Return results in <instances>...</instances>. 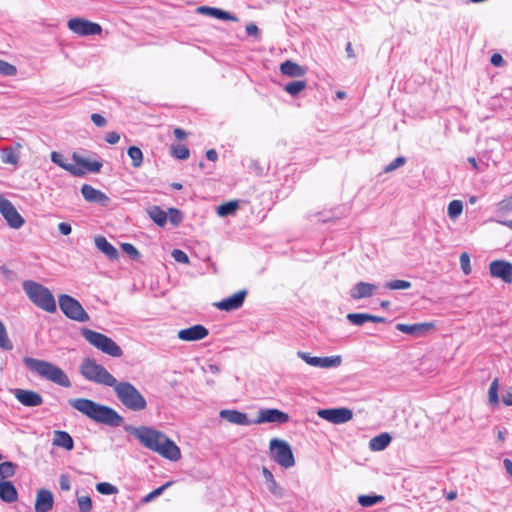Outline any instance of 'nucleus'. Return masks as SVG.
Wrapping results in <instances>:
<instances>
[{
	"mask_svg": "<svg viewBox=\"0 0 512 512\" xmlns=\"http://www.w3.org/2000/svg\"><path fill=\"white\" fill-rule=\"evenodd\" d=\"M96 490L103 495H113L118 493V488L108 482L97 483Z\"/></svg>",
	"mask_w": 512,
	"mask_h": 512,
	"instance_id": "nucleus-42",
	"label": "nucleus"
},
{
	"mask_svg": "<svg viewBox=\"0 0 512 512\" xmlns=\"http://www.w3.org/2000/svg\"><path fill=\"white\" fill-rule=\"evenodd\" d=\"M198 12L202 13V14L210 15L212 17H215V18L221 19V20L236 21L235 16L231 15L230 13H228L226 11L218 9V8H212V7H208V6H200L198 8Z\"/></svg>",
	"mask_w": 512,
	"mask_h": 512,
	"instance_id": "nucleus-28",
	"label": "nucleus"
},
{
	"mask_svg": "<svg viewBox=\"0 0 512 512\" xmlns=\"http://www.w3.org/2000/svg\"><path fill=\"white\" fill-rule=\"evenodd\" d=\"M58 230L62 235H69L72 232V227L69 223L61 222L58 224Z\"/></svg>",
	"mask_w": 512,
	"mask_h": 512,
	"instance_id": "nucleus-58",
	"label": "nucleus"
},
{
	"mask_svg": "<svg viewBox=\"0 0 512 512\" xmlns=\"http://www.w3.org/2000/svg\"><path fill=\"white\" fill-rule=\"evenodd\" d=\"M297 356L305 361L308 365L323 369L336 368L342 364V357L340 355L317 357L311 356L307 352L298 351Z\"/></svg>",
	"mask_w": 512,
	"mask_h": 512,
	"instance_id": "nucleus-12",
	"label": "nucleus"
},
{
	"mask_svg": "<svg viewBox=\"0 0 512 512\" xmlns=\"http://www.w3.org/2000/svg\"><path fill=\"white\" fill-rule=\"evenodd\" d=\"M97 422H100L102 424L117 427L122 423L123 418H93Z\"/></svg>",
	"mask_w": 512,
	"mask_h": 512,
	"instance_id": "nucleus-54",
	"label": "nucleus"
},
{
	"mask_svg": "<svg viewBox=\"0 0 512 512\" xmlns=\"http://www.w3.org/2000/svg\"><path fill=\"white\" fill-rule=\"evenodd\" d=\"M94 243L97 249L104 253L109 259L114 260L118 258L117 249L111 243H109L105 237H95Z\"/></svg>",
	"mask_w": 512,
	"mask_h": 512,
	"instance_id": "nucleus-25",
	"label": "nucleus"
},
{
	"mask_svg": "<svg viewBox=\"0 0 512 512\" xmlns=\"http://www.w3.org/2000/svg\"><path fill=\"white\" fill-rule=\"evenodd\" d=\"M463 212V202L461 200H453L447 208L448 216L451 220H456Z\"/></svg>",
	"mask_w": 512,
	"mask_h": 512,
	"instance_id": "nucleus-35",
	"label": "nucleus"
},
{
	"mask_svg": "<svg viewBox=\"0 0 512 512\" xmlns=\"http://www.w3.org/2000/svg\"><path fill=\"white\" fill-rule=\"evenodd\" d=\"M23 363L30 371L46 380H49L65 388L71 386V382L65 372L58 366L48 361L31 357H24Z\"/></svg>",
	"mask_w": 512,
	"mask_h": 512,
	"instance_id": "nucleus-2",
	"label": "nucleus"
},
{
	"mask_svg": "<svg viewBox=\"0 0 512 512\" xmlns=\"http://www.w3.org/2000/svg\"><path fill=\"white\" fill-rule=\"evenodd\" d=\"M208 330L200 324L182 329L178 332V338L182 341H197L208 335Z\"/></svg>",
	"mask_w": 512,
	"mask_h": 512,
	"instance_id": "nucleus-19",
	"label": "nucleus"
},
{
	"mask_svg": "<svg viewBox=\"0 0 512 512\" xmlns=\"http://www.w3.org/2000/svg\"><path fill=\"white\" fill-rule=\"evenodd\" d=\"M435 328V324L432 322L416 323V324H403L398 323L396 329L402 333L409 334L412 336H423L430 330Z\"/></svg>",
	"mask_w": 512,
	"mask_h": 512,
	"instance_id": "nucleus-14",
	"label": "nucleus"
},
{
	"mask_svg": "<svg viewBox=\"0 0 512 512\" xmlns=\"http://www.w3.org/2000/svg\"><path fill=\"white\" fill-rule=\"evenodd\" d=\"M498 390H499V379L495 378V379H493V381L489 387V390H488V401L491 406H497L499 404Z\"/></svg>",
	"mask_w": 512,
	"mask_h": 512,
	"instance_id": "nucleus-37",
	"label": "nucleus"
},
{
	"mask_svg": "<svg viewBox=\"0 0 512 512\" xmlns=\"http://www.w3.org/2000/svg\"><path fill=\"white\" fill-rule=\"evenodd\" d=\"M502 402H503L506 406H512V392L507 391V392L502 396Z\"/></svg>",
	"mask_w": 512,
	"mask_h": 512,
	"instance_id": "nucleus-62",
	"label": "nucleus"
},
{
	"mask_svg": "<svg viewBox=\"0 0 512 512\" xmlns=\"http://www.w3.org/2000/svg\"><path fill=\"white\" fill-rule=\"evenodd\" d=\"M247 295L246 290L236 292L230 297L224 298L223 300L215 303L214 305L223 311H232L240 308L243 305L245 297Z\"/></svg>",
	"mask_w": 512,
	"mask_h": 512,
	"instance_id": "nucleus-16",
	"label": "nucleus"
},
{
	"mask_svg": "<svg viewBox=\"0 0 512 512\" xmlns=\"http://www.w3.org/2000/svg\"><path fill=\"white\" fill-rule=\"evenodd\" d=\"M0 213L12 229L21 228L25 220L17 211L11 201L0 194Z\"/></svg>",
	"mask_w": 512,
	"mask_h": 512,
	"instance_id": "nucleus-11",
	"label": "nucleus"
},
{
	"mask_svg": "<svg viewBox=\"0 0 512 512\" xmlns=\"http://www.w3.org/2000/svg\"><path fill=\"white\" fill-rule=\"evenodd\" d=\"M231 423L236 425H251L260 424L264 422L279 421L280 423L287 421L288 418H227Z\"/></svg>",
	"mask_w": 512,
	"mask_h": 512,
	"instance_id": "nucleus-29",
	"label": "nucleus"
},
{
	"mask_svg": "<svg viewBox=\"0 0 512 512\" xmlns=\"http://www.w3.org/2000/svg\"><path fill=\"white\" fill-rule=\"evenodd\" d=\"M239 207L237 201H229L217 207V214L220 217H226L229 215H233Z\"/></svg>",
	"mask_w": 512,
	"mask_h": 512,
	"instance_id": "nucleus-34",
	"label": "nucleus"
},
{
	"mask_svg": "<svg viewBox=\"0 0 512 512\" xmlns=\"http://www.w3.org/2000/svg\"><path fill=\"white\" fill-rule=\"evenodd\" d=\"M412 284L406 280H392L386 282L384 287L390 290H406L411 288Z\"/></svg>",
	"mask_w": 512,
	"mask_h": 512,
	"instance_id": "nucleus-40",
	"label": "nucleus"
},
{
	"mask_svg": "<svg viewBox=\"0 0 512 512\" xmlns=\"http://www.w3.org/2000/svg\"><path fill=\"white\" fill-rule=\"evenodd\" d=\"M105 140L109 144H116L120 140V135L117 132H109V133L106 134Z\"/></svg>",
	"mask_w": 512,
	"mask_h": 512,
	"instance_id": "nucleus-59",
	"label": "nucleus"
},
{
	"mask_svg": "<svg viewBox=\"0 0 512 512\" xmlns=\"http://www.w3.org/2000/svg\"><path fill=\"white\" fill-rule=\"evenodd\" d=\"M172 483H173L172 481H169V482L163 484L162 486L158 487L157 489L153 490L152 492L148 493L142 499V502L145 504L151 502L152 500H154L155 498L160 496L168 487H170L172 485Z\"/></svg>",
	"mask_w": 512,
	"mask_h": 512,
	"instance_id": "nucleus-41",
	"label": "nucleus"
},
{
	"mask_svg": "<svg viewBox=\"0 0 512 512\" xmlns=\"http://www.w3.org/2000/svg\"><path fill=\"white\" fill-rule=\"evenodd\" d=\"M121 247L122 250L130 256V258L136 260L140 257V253L134 245L130 243H123Z\"/></svg>",
	"mask_w": 512,
	"mask_h": 512,
	"instance_id": "nucleus-50",
	"label": "nucleus"
},
{
	"mask_svg": "<svg viewBox=\"0 0 512 512\" xmlns=\"http://www.w3.org/2000/svg\"><path fill=\"white\" fill-rule=\"evenodd\" d=\"M391 442V436L388 433H382L373 437L369 442V447L373 451L384 450Z\"/></svg>",
	"mask_w": 512,
	"mask_h": 512,
	"instance_id": "nucleus-31",
	"label": "nucleus"
},
{
	"mask_svg": "<svg viewBox=\"0 0 512 512\" xmlns=\"http://www.w3.org/2000/svg\"><path fill=\"white\" fill-rule=\"evenodd\" d=\"M59 485L62 490L69 491L71 489L69 477L65 474H62L59 478Z\"/></svg>",
	"mask_w": 512,
	"mask_h": 512,
	"instance_id": "nucleus-56",
	"label": "nucleus"
},
{
	"mask_svg": "<svg viewBox=\"0 0 512 512\" xmlns=\"http://www.w3.org/2000/svg\"><path fill=\"white\" fill-rule=\"evenodd\" d=\"M16 465L12 462H3L0 464V481L12 477L15 474Z\"/></svg>",
	"mask_w": 512,
	"mask_h": 512,
	"instance_id": "nucleus-39",
	"label": "nucleus"
},
{
	"mask_svg": "<svg viewBox=\"0 0 512 512\" xmlns=\"http://www.w3.org/2000/svg\"><path fill=\"white\" fill-rule=\"evenodd\" d=\"M81 335L90 345L111 357H120L123 354L121 347L113 339L100 332L83 328Z\"/></svg>",
	"mask_w": 512,
	"mask_h": 512,
	"instance_id": "nucleus-6",
	"label": "nucleus"
},
{
	"mask_svg": "<svg viewBox=\"0 0 512 512\" xmlns=\"http://www.w3.org/2000/svg\"><path fill=\"white\" fill-rule=\"evenodd\" d=\"M54 505V496L47 489H39L36 493L34 509L36 512H49Z\"/></svg>",
	"mask_w": 512,
	"mask_h": 512,
	"instance_id": "nucleus-17",
	"label": "nucleus"
},
{
	"mask_svg": "<svg viewBox=\"0 0 512 512\" xmlns=\"http://www.w3.org/2000/svg\"><path fill=\"white\" fill-rule=\"evenodd\" d=\"M219 416H247L245 413L239 412L237 410H221L219 412Z\"/></svg>",
	"mask_w": 512,
	"mask_h": 512,
	"instance_id": "nucleus-60",
	"label": "nucleus"
},
{
	"mask_svg": "<svg viewBox=\"0 0 512 512\" xmlns=\"http://www.w3.org/2000/svg\"><path fill=\"white\" fill-rule=\"evenodd\" d=\"M272 459L284 468H291L295 465V458L289 444L281 439L274 438L269 445Z\"/></svg>",
	"mask_w": 512,
	"mask_h": 512,
	"instance_id": "nucleus-9",
	"label": "nucleus"
},
{
	"mask_svg": "<svg viewBox=\"0 0 512 512\" xmlns=\"http://www.w3.org/2000/svg\"><path fill=\"white\" fill-rule=\"evenodd\" d=\"M171 153L173 157L181 160L189 158L190 155L189 149L183 145H172Z\"/></svg>",
	"mask_w": 512,
	"mask_h": 512,
	"instance_id": "nucleus-44",
	"label": "nucleus"
},
{
	"mask_svg": "<svg viewBox=\"0 0 512 512\" xmlns=\"http://www.w3.org/2000/svg\"><path fill=\"white\" fill-rule=\"evenodd\" d=\"M405 162H406V159L404 157H402V156L397 157L390 164L385 166L384 172L390 173V172L398 169L399 167L403 166L405 164Z\"/></svg>",
	"mask_w": 512,
	"mask_h": 512,
	"instance_id": "nucleus-49",
	"label": "nucleus"
},
{
	"mask_svg": "<svg viewBox=\"0 0 512 512\" xmlns=\"http://www.w3.org/2000/svg\"><path fill=\"white\" fill-rule=\"evenodd\" d=\"M306 88V82L304 81H293L285 86V91L290 95H297Z\"/></svg>",
	"mask_w": 512,
	"mask_h": 512,
	"instance_id": "nucleus-45",
	"label": "nucleus"
},
{
	"mask_svg": "<svg viewBox=\"0 0 512 512\" xmlns=\"http://www.w3.org/2000/svg\"><path fill=\"white\" fill-rule=\"evenodd\" d=\"M127 153L132 161V166L134 168H139L143 163V153L140 148L131 146L128 148Z\"/></svg>",
	"mask_w": 512,
	"mask_h": 512,
	"instance_id": "nucleus-36",
	"label": "nucleus"
},
{
	"mask_svg": "<svg viewBox=\"0 0 512 512\" xmlns=\"http://www.w3.org/2000/svg\"><path fill=\"white\" fill-rule=\"evenodd\" d=\"M384 500V497L381 495H360L358 496V503L362 507H371L377 503H380Z\"/></svg>",
	"mask_w": 512,
	"mask_h": 512,
	"instance_id": "nucleus-38",
	"label": "nucleus"
},
{
	"mask_svg": "<svg viewBox=\"0 0 512 512\" xmlns=\"http://www.w3.org/2000/svg\"><path fill=\"white\" fill-rule=\"evenodd\" d=\"M503 58L500 54H493L491 57V63L495 66L501 65Z\"/></svg>",
	"mask_w": 512,
	"mask_h": 512,
	"instance_id": "nucleus-63",
	"label": "nucleus"
},
{
	"mask_svg": "<svg viewBox=\"0 0 512 512\" xmlns=\"http://www.w3.org/2000/svg\"><path fill=\"white\" fill-rule=\"evenodd\" d=\"M21 144L16 143L15 146H6L1 149V161L4 164L17 166L20 161Z\"/></svg>",
	"mask_w": 512,
	"mask_h": 512,
	"instance_id": "nucleus-22",
	"label": "nucleus"
},
{
	"mask_svg": "<svg viewBox=\"0 0 512 512\" xmlns=\"http://www.w3.org/2000/svg\"><path fill=\"white\" fill-rule=\"evenodd\" d=\"M17 69L14 65L0 59V74L5 76H14Z\"/></svg>",
	"mask_w": 512,
	"mask_h": 512,
	"instance_id": "nucleus-47",
	"label": "nucleus"
},
{
	"mask_svg": "<svg viewBox=\"0 0 512 512\" xmlns=\"http://www.w3.org/2000/svg\"><path fill=\"white\" fill-rule=\"evenodd\" d=\"M53 445L62 447L66 450H72L73 440L67 432L54 431Z\"/></svg>",
	"mask_w": 512,
	"mask_h": 512,
	"instance_id": "nucleus-30",
	"label": "nucleus"
},
{
	"mask_svg": "<svg viewBox=\"0 0 512 512\" xmlns=\"http://www.w3.org/2000/svg\"><path fill=\"white\" fill-rule=\"evenodd\" d=\"M58 302L61 311L69 319L81 323L89 321L90 317L88 313L77 299L67 294H61L58 298Z\"/></svg>",
	"mask_w": 512,
	"mask_h": 512,
	"instance_id": "nucleus-8",
	"label": "nucleus"
},
{
	"mask_svg": "<svg viewBox=\"0 0 512 512\" xmlns=\"http://www.w3.org/2000/svg\"><path fill=\"white\" fill-rule=\"evenodd\" d=\"M149 217L159 226H164L167 222V214L159 206H152L147 210Z\"/></svg>",
	"mask_w": 512,
	"mask_h": 512,
	"instance_id": "nucleus-32",
	"label": "nucleus"
},
{
	"mask_svg": "<svg viewBox=\"0 0 512 512\" xmlns=\"http://www.w3.org/2000/svg\"><path fill=\"white\" fill-rule=\"evenodd\" d=\"M460 265L463 273L465 275H469L472 271L471 265H470V256L467 252H463L460 255Z\"/></svg>",
	"mask_w": 512,
	"mask_h": 512,
	"instance_id": "nucleus-48",
	"label": "nucleus"
},
{
	"mask_svg": "<svg viewBox=\"0 0 512 512\" xmlns=\"http://www.w3.org/2000/svg\"><path fill=\"white\" fill-rule=\"evenodd\" d=\"M317 416H353V411L348 408L319 409Z\"/></svg>",
	"mask_w": 512,
	"mask_h": 512,
	"instance_id": "nucleus-33",
	"label": "nucleus"
},
{
	"mask_svg": "<svg viewBox=\"0 0 512 512\" xmlns=\"http://www.w3.org/2000/svg\"><path fill=\"white\" fill-rule=\"evenodd\" d=\"M72 159L75 163L74 165H76L79 168H82L85 171V173H98L103 166V164L100 161L84 158L77 152H73Z\"/></svg>",
	"mask_w": 512,
	"mask_h": 512,
	"instance_id": "nucleus-21",
	"label": "nucleus"
},
{
	"mask_svg": "<svg viewBox=\"0 0 512 512\" xmlns=\"http://www.w3.org/2000/svg\"><path fill=\"white\" fill-rule=\"evenodd\" d=\"M111 387H113L118 400L129 410L139 412L146 408L147 402L144 396L130 382L116 380Z\"/></svg>",
	"mask_w": 512,
	"mask_h": 512,
	"instance_id": "nucleus-4",
	"label": "nucleus"
},
{
	"mask_svg": "<svg viewBox=\"0 0 512 512\" xmlns=\"http://www.w3.org/2000/svg\"><path fill=\"white\" fill-rule=\"evenodd\" d=\"M68 403L85 416H119L112 408L86 398L69 399Z\"/></svg>",
	"mask_w": 512,
	"mask_h": 512,
	"instance_id": "nucleus-7",
	"label": "nucleus"
},
{
	"mask_svg": "<svg viewBox=\"0 0 512 512\" xmlns=\"http://www.w3.org/2000/svg\"><path fill=\"white\" fill-rule=\"evenodd\" d=\"M15 397L21 404L29 407L39 406L43 402L41 395L31 390L17 389Z\"/></svg>",
	"mask_w": 512,
	"mask_h": 512,
	"instance_id": "nucleus-20",
	"label": "nucleus"
},
{
	"mask_svg": "<svg viewBox=\"0 0 512 512\" xmlns=\"http://www.w3.org/2000/svg\"><path fill=\"white\" fill-rule=\"evenodd\" d=\"M347 319L356 326H361L366 322H369V314L366 313H349Z\"/></svg>",
	"mask_w": 512,
	"mask_h": 512,
	"instance_id": "nucleus-43",
	"label": "nucleus"
},
{
	"mask_svg": "<svg viewBox=\"0 0 512 512\" xmlns=\"http://www.w3.org/2000/svg\"><path fill=\"white\" fill-rule=\"evenodd\" d=\"M81 194L87 202L97 203L101 206H107L110 201L105 193L88 184L82 185Z\"/></svg>",
	"mask_w": 512,
	"mask_h": 512,
	"instance_id": "nucleus-15",
	"label": "nucleus"
},
{
	"mask_svg": "<svg viewBox=\"0 0 512 512\" xmlns=\"http://www.w3.org/2000/svg\"><path fill=\"white\" fill-rule=\"evenodd\" d=\"M504 467L507 471V473L512 476V461L508 458L504 459L503 461Z\"/></svg>",
	"mask_w": 512,
	"mask_h": 512,
	"instance_id": "nucleus-64",
	"label": "nucleus"
},
{
	"mask_svg": "<svg viewBox=\"0 0 512 512\" xmlns=\"http://www.w3.org/2000/svg\"><path fill=\"white\" fill-rule=\"evenodd\" d=\"M493 278L501 279L504 283H512V263L505 260H494L489 264Z\"/></svg>",
	"mask_w": 512,
	"mask_h": 512,
	"instance_id": "nucleus-13",
	"label": "nucleus"
},
{
	"mask_svg": "<svg viewBox=\"0 0 512 512\" xmlns=\"http://www.w3.org/2000/svg\"><path fill=\"white\" fill-rule=\"evenodd\" d=\"M51 161L63 168L64 170L68 171L71 175L76 177H81L85 175V171L82 168L77 167L74 164L66 163L64 161V157L61 153L53 151L51 153Z\"/></svg>",
	"mask_w": 512,
	"mask_h": 512,
	"instance_id": "nucleus-23",
	"label": "nucleus"
},
{
	"mask_svg": "<svg viewBox=\"0 0 512 512\" xmlns=\"http://www.w3.org/2000/svg\"><path fill=\"white\" fill-rule=\"evenodd\" d=\"M18 498L16 487L10 481H0V499L6 503L15 502Z\"/></svg>",
	"mask_w": 512,
	"mask_h": 512,
	"instance_id": "nucleus-24",
	"label": "nucleus"
},
{
	"mask_svg": "<svg viewBox=\"0 0 512 512\" xmlns=\"http://www.w3.org/2000/svg\"><path fill=\"white\" fill-rule=\"evenodd\" d=\"M171 255L176 262L189 264V257L184 251L180 249H174Z\"/></svg>",
	"mask_w": 512,
	"mask_h": 512,
	"instance_id": "nucleus-52",
	"label": "nucleus"
},
{
	"mask_svg": "<svg viewBox=\"0 0 512 512\" xmlns=\"http://www.w3.org/2000/svg\"><path fill=\"white\" fill-rule=\"evenodd\" d=\"M262 474H263V477L265 479V482H266L268 490L272 494H274V495H276L278 497H281L282 494H283L282 488L276 482V480H275L273 474L271 473V471L267 467H262Z\"/></svg>",
	"mask_w": 512,
	"mask_h": 512,
	"instance_id": "nucleus-27",
	"label": "nucleus"
},
{
	"mask_svg": "<svg viewBox=\"0 0 512 512\" xmlns=\"http://www.w3.org/2000/svg\"><path fill=\"white\" fill-rule=\"evenodd\" d=\"M126 430L134 435L145 448L163 458L173 462L181 458L180 448L161 431L146 426L127 427Z\"/></svg>",
	"mask_w": 512,
	"mask_h": 512,
	"instance_id": "nucleus-1",
	"label": "nucleus"
},
{
	"mask_svg": "<svg viewBox=\"0 0 512 512\" xmlns=\"http://www.w3.org/2000/svg\"><path fill=\"white\" fill-rule=\"evenodd\" d=\"M91 120L97 127H103L107 123L106 119L98 113L92 114Z\"/></svg>",
	"mask_w": 512,
	"mask_h": 512,
	"instance_id": "nucleus-57",
	"label": "nucleus"
},
{
	"mask_svg": "<svg viewBox=\"0 0 512 512\" xmlns=\"http://www.w3.org/2000/svg\"><path fill=\"white\" fill-rule=\"evenodd\" d=\"M81 375L88 381L111 387L116 378L93 358H85L80 365Z\"/></svg>",
	"mask_w": 512,
	"mask_h": 512,
	"instance_id": "nucleus-5",
	"label": "nucleus"
},
{
	"mask_svg": "<svg viewBox=\"0 0 512 512\" xmlns=\"http://www.w3.org/2000/svg\"><path fill=\"white\" fill-rule=\"evenodd\" d=\"M280 71L283 75L289 77H302L306 73V69L297 63L287 60L280 65Z\"/></svg>",
	"mask_w": 512,
	"mask_h": 512,
	"instance_id": "nucleus-26",
	"label": "nucleus"
},
{
	"mask_svg": "<svg viewBox=\"0 0 512 512\" xmlns=\"http://www.w3.org/2000/svg\"><path fill=\"white\" fill-rule=\"evenodd\" d=\"M499 212L507 213L512 210V195L497 203Z\"/></svg>",
	"mask_w": 512,
	"mask_h": 512,
	"instance_id": "nucleus-51",
	"label": "nucleus"
},
{
	"mask_svg": "<svg viewBox=\"0 0 512 512\" xmlns=\"http://www.w3.org/2000/svg\"><path fill=\"white\" fill-rule=\"evenodd\" d=\"M22 287L29 300L38 308L48 313L56 312L55 298L47 287L32 280L24 281Z\"/></svg>",
	"mask_w": 512,
	"mask_h": 512,
	"instance_id": "nucleus-3",
	"label": "nucleus"
},
{
	"mask_svg": "<svg viewBox=\"0 0 512 512\" xmlns=\"http://www.w3.org/2000/svg\"><path fill=\"white\" fill-rule=\"evenodd\" d=\"M68 28L79 36L99 35L102 27L95 22H91L85 18L75 17L67 22Z\"/></svg>",
	"mask_w": 512,
	"mask_h": 512,
	"instance_id": "nucleus-10",
	"label": "nucleus"
},
{
	"mask_svg": "<svg viewBox=\"0 0 512 512\" xmlns=\"http://www.w3.org/2000/svg\"><path fill=\"white\" fill-rule=\"evenodd\" d=\"M377 289V285L361 281L351 288L349 294L353 300H360L373 296Z\"/></svg>",
	"mask_w": 512,
	"mask_h": 512,
	"instance_id": "nucleus-18",
	"label": "nucleus"
},
{
	"mask_svg": "<svg viewBox=\"0 0 512 512\" xmlns=\"http://www.w3.org/2000/svg\"><path fill=\"white\" fill-rule=\"evenodd\" d=\"M169 220L173 225H178L182 220V214L179 210L169 209Z\"/></svg>",
	"mask_w": 512,
	"mask_h": 512,
	"instance_id": "nucleus-55",
	"label": "nucleus"
},
{
	"mask_svg": "<svg viewBox=\"0 0 512 512\" xmlns=\"http://www.w3.org/2000/svg\"><path fill=\"white\" fill-rule=\"evenodd\" d=\"M77 503L80 512H90L92 509V500L89 496L78 497Z\"/></svg>",
	"mask_w": 512,
	"mask_h": 512,
	"instance_id": "nucleus-46",
	"label": "nucleus"
},
{
	"mask_svg": "<svg viewBox=\"0 0 512 512\" xmlns=\"http://www.w3.org/2000/svg\"><path fill=\"white\" fill-rule=\"evenodd\" d=\"M246 33L250 36H257L259 33V29L255 24L250 23L246 26Z\"/></svg>",
	"mask_w": 512,
	"mask_h": 512,
	"instance_id": "nucleus-61",
	"label": "nucleus"
},
{
	"mask_svg": "<svg viewBox=\"0 0 512 512\" xmlns=\"http://www.w3.org/2000/svg\"><path fill=\"white\" fill-rule=\"evenodd\" d=\"M256 416H288L286 413L277 409H259Z\"/></svg>",
	"mask_w": 512,
	"mask_h": 512,
	"instance_id": "nucleus-53",
	"label": "nucleus"
}]
</instances>
